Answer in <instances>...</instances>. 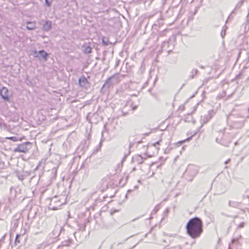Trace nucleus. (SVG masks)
I'll return each instance as SVG.
<instances>
[{
    "label": "nucleus",
    "instance_id": "f257e3e1",
    "mask_svg": "<svg viewBox=\"0 0 249 249\" xmlns=\"http://www.w3.org/2000/svg\"><path fill=\"white\" fill-rule=\"evenodd\" d=\"M187 234L191 238H199L203 233V222L198 217H195L190 219L186 225Z\"/></svg>",
    "mask_w": 249,
    "mask_h": 249
},
{
    "label": "nucleus",
    "instance_id": "f03ea898",
    "mask_svg": "<svg viewBox=\"0 0 249 249\" xmlns=\"http://www.w3.org/2000/svg\"><path fill=\"white\" fill-rule=\"evenodd\" d=\"M30 143V142H26L18 144V146L14 149V151L16 152L26 153L29 150V148L27 145Z\"/></svg>",
    "mask_w": 249,
    "mask_h": 249
},
{
    "label": "nucleus",
    "instance_id": "7ed1b4c3",
    "mask_svg": "<svg viewBox=\"0 0 249 249\" xmlns=\"http://www.w3.org/2000/svg\"><path fill=\"white\" fill-rule=\"evenodd\" d=\"M0 94L5 101H9L10 95L8 89L6 87H2L0 91Z\"/></svg>",
    "mask_w": 249,
    "mask_h": 249
},
{
    "label": "nucleus",
    "instance_id": "20e7f679",
    "mask_svg": "<svg viewBox=\"0 0 249 249\" xmlns=\"http://www.w3.org/2000/svg\"><path fill=\"white\" fill-rule=\"evenodd\" d=\"M162 142V138L160 136V139L159 140L158 142H154L153 143H152L151 144H149L148 145V147L149 148L153 147V146H154V147H157V150H159V149H160V143Z\"/></svg>",
    "mask_w": 249,
    "mask_h": 249
},
{
    "label": "nucleus",
    "instance_id": "39448f33",
    "mask_svg": "<svg viewBox=\"0 0 249 249\" xmlns=\"http://www.w3.org/2000/svg\"><path fill=\"white\" fill-rule=\"evenodd\" d=\"M36 28L35 22H28L27 23V28L29 30H33Z\"/></svg>",
    "mask_w": 249,
    "mask_h": 249
},
{
    "label": "nucleus",
    "instance_id": "423d86ee",
    "mask_svg": "<svg viewBox=\"0 0 249 249\" xmlns=\"http://www.w3.org/2000/svg\"><path fill=\"white\" fill-rule=\"evenodd\" d=\"M52 22L50 21H47L44 24L43 28L45 30H48L51 28Z\"/></svg>",
    "mask_w": 249,
    "mask_h": 249
},
{
    "label": "nucleus",
    "instance_id": "0eeeda50",
    "mask_svg": "<svg viewBox=\"0 0 249 249\" xmlns=\"http://www.w3.org/2000/svg\"><path fill=\"white\" fill-rule=\"evenodd\" d=\"M6 139H7V140H12L13 141V142H17L18 141H21L22 140V138H20L19 139H18L17 137H6L5 138Z\"/></svg>",
    "mask_w": 249,
    "mask_h": 249
},
{
    "label": "nucleus",
    "instance_id": "6e6552de",
    "mask_svg": "<svg viewBox=\"0 0 249 249\" xmlns=\"http://www.w3.org/2000/svg\"><path fill=\"white\" fill-rule=\"evenodd\" d=\"M39 53L41 55V56L45 59H46L48 56V53L45 52L44 51H39Z\"/></svg>",
    "mask_w": 249,
    "mask_h": 249
},
{
    "label": "nucleus",
    "instance_id": "1a4fd4ad",
    "mask_svg": "<svg viewBox=\"0 0 249 249\" xmlns=\"http://www.w3.org/2000/svg\"><path fill=\"white\" fill-rule=\"evenodd\" d=\"M19 237V234H17L16 235V239H15V243L16 244H17V243L19 244L20 242V240L18 239Z\"/></svg>",
    "mask_w": 249,
    "mask_h": 249
},
{
    "label": "nucleus",
    "instance_id": "9d476101",
    "mask_svg": "<svg viewBox=\"0 0 249 249\" xmlns=\"http://www.w3.org/2000/svg\"><path fill=\"white\" fill-rule=\"evenodd\" d=\"M83 81V82H86L87 81V80L85 78H83V79H80L79 81V83H80L81 82V81Z\"/></svg>",
    "mask_w": 249,
    "mask_h": 249
},
{
    "label": "nucleus",
    "instance_id": "9b49d317",
    "mask_svg": "<svg viewBox=\"0 0 249 249\" xmlns=\"http://www.w3.org/2000/svg\"><path fill=\"white\" fill-rule=\"evenodd\" d=\"M45 2L47 6H50L51 5V3L48 0H45Z\"/></svg>",
    "mask_w": 249,
    "mask_h": 249
}]
</instances>
